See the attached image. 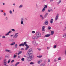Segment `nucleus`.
Masks as SVG:
<instances>
[{
    "label": "nucleus",
    "instance_id": "30",
    "mask_svg": "<svg viewBox=\"0 0 66 66\" xmlns=\"http://www.w3.org/2000/svg\"><path fill=\"white\" fill-rule=\"evenodd\" d=\"M9 13L10 14H13V13H12V10H10L9 11Z\"/></svg>",
    "mask_w": 66,
    "mask_h": 66
},
{
    "label": "nucleus",
    "instance_id": "36",
    "mask_svg": "<svg viewBox=\"0 0 66 66\" xmlns=\"http://www.w3.org/2000/svg\"><path fill=\"white\" fill-rule=\"evenodd\" d=\"M27 42H24V43L23 44L24 45H24H26V44H27Z\"/></svg>",
    "mask_w": 66,
    "mask_h": 66
},
{
    "label": "nucleus",
    "instance_id": "8",
    "mask_svg": "<svg viewBox=\"0 0 66 66\" xmlns=\"http://www.w3.org/2000/svg\"><path fill=\"white\" fill-rule=\"evenodd\" d=\"M32 51V48H30L29 49L28 51L27 52V53H29V52H31Z\"/></svg>",
    "mask_w": 66,
    "mask_h": 66
},
{
    "label": "nucleus",
    "instance_id": "43",
    "mask_svg": "<svg viewBox=\"0 0 66 66\" xmlns=\"http://www.w3.org/2000/svg\"><path fill=\"white\" fill-rule=\"evenodd\" d=\"M30 65H33L34 63H33V62H31L30 63Z\"/></svg>",
    "mask_w": 66,
    "mask_h": 66
},
{
    "label": "nucleus",
    "instance_id": "46",
    "mask_svg": "<svg viewBox=\"0 0 66 66\" xmlns=\"http://www.w3.org/2000/svg\"><path fill=\"white\" fill-rule=\"evenodd\" d=\"M5 19L6 20H8V17H6V18H5Z\"/></svg>",
    "mask_w": 66,
    "mask_h": 66
},
{
    "label": "nucleus",
    "instance_id": "53",
    "mask_svg": "<svg viewBox=\"0 0 66 66\" xmlns=\"http://www.w3.org/2000/svg\"><path fill=\"white\" fill-rule=\"evenodd\" d=\"M9 57V56L7 55H6L5 56V57Z\"/></svg>",
    "mask_w": 66,
    "mask_h": 66
},
{
    "label": "nucleus",
    "instance_id": "5",
    "mask_svg": "<svg viewBox=\"0 0 66 66\" xmlns=\"http://www.w3.org/2000/svg\"><path fill=\"white\" fill-rule=\"evenodd\" d=\"M18 34V33L15 34V35L13 36V38H17V36H18V35H17Z\"/></svg>",
    "mask_w": 66,
    "mask_h": 66
},
{
    "label": "nucleus",
    "instance_id": "17",
    "mask_svg": "<svg viewBox=\"0 0 66 66\" xmlns=\"http://www.w3.org/2000/svg\"><path fill=\"white\" fill-rule=\"evenodd\" d=\"M45 24L46 25H47V24H48V21H47L45 22Z\"/></svg>",
    "mask_w": 66,
    "mask_h": 66
},
{
    "label": "nucleus",
    "instance_id": "37",
    "mask_svg": "<svg viewBox=\"0 0 66 66\" xmlns=\"http://www.w3.org/2000/svg\"><path fill=\"white\" fill-rule=\"evenodd\" d=\"M61 60V57H59L58 58V60Z\"/></svg>",
    "mask_w": 66,
    "mask_h": 66
},
{
    "label": "nucleus",
    "instance_id": "52",
    "mask_svg": "<svg viewBox=\"0 0 66 66\" xmlns=\"http://www.w3.org/2000/svg\"><path fill=\"white\" fill-rule=\"evenodd\" d=\"M48 62H50V59H48Z\"/></svg>",
    "mask_w": 66,
    "mask_h": 66
},
{
    "label": "nucleus",
    "instance_id": "33",
    "mask_svg": "<svg viewBox=\"0 0 66 66\" xmlns=\"http://www.w3.org/2000/svg\"><path fill=\"white\" fill-rule=\"evenodd\" d=\"M17 46H18V45H17V44H15V48H17Z\"/></svg>",
    "mask_w": 66,
    "mask_h": 66
},
{
    "label": "nucleus",
    "instance_id": "47",
    "mask_svg": "<svg viewBox=\"0 0 66 66\" xmlns=\"http://www.w3.org/2000/svg\"><path fill=\"white\" fill-rule=\"evenodd\" d=\"M38 50H39V51H40L41 49L40 48H38Z\"/></svg>",
    "mask_w": 66,
    "mask_h": 66
},
{
    "label": "nucleus",
    "instance_id": "60",
    "mask_svg": "<svg viewBox=\"0 0 66 66\" xmlns=\"http://www.w3.org/2000/svg\"><path fill=\"white\" fill-rule=\"evenodd\" d=\"M25 45L26 47H28V45L26 44H25Z\"/></svg>",
    "mask_w": 66,
    "mask_h": 66
},
{
    "label": "nucleus",
    "instance_id": "15",
    "mask_svg": "<svg viewBox=\"0 0 66 66\" xmlns=\"http://www.w3.org/2000/svg\"><path fill=\"white\" fill-rule=\"evenodd\" d=\"M32 43L34 45H35L36 44V41L35 40H34L32 41Z\"/></svg>",
    "mask_w": 66,
    "mask_h": 66
},
{
    "label": "nucleus",
    "instance_id": "39",
    "mask_svg": "<svg viewBox=\"0 0 66 66\" xmlns=\"http://www.w3.org/2000/svg\"><path fill=\"white\" fill-rule=\"evenodd\" d=\"M53 48H54V49H55V48H56V46L55 45H54L53 46Z\"/></svg>",
    "mask_w": 66,
    "mask_h": 66
},
{
    "label": "nucleus",
    "instance_id": "1",
    "mask_svg": "<svg viewBox=\"0 0 66 66\" xmlns=\"http://www.w3.org/2000/svg\"><path fill=\"white\" fill-rule=\"evenodd\" d=\"M36 35L37 36V37H39L41 36V34L39 32H36Z\"/></svg>",
    "mask_w": 66,
    "mask_h": 66
},
{
    "label": "nucleus",
    "instance_id": "6",
    "mask_svg": "<svg viewBox=\"0 0 66 66\" xmlns=\"http://www.w3.org/2000/svg\"><path fill=\"white\" fill-rule=\"evenodd\" d=\"M59 14H57V15H56V17L55 18V21H56L58 19V18H59Z\"/></svg>",
    "mask_w": 66,
    "mask_h": 66
},
{
    "label": "nucleus",
    "instance_id": "40",
    "mask_svg": "<svg viewBox=\"0 0 66 66\" xmlns=\"http://www.w3.org/2000/svg\"><path fill=\"white\" fill-rule=\"evenodd\" d=\"M21 60L22 61H24V58H22L21 59Z\"/></svg>",
    "mask_w": 66,
    "mask_h": 66
},
{
    "label": "nucleus",
    "instance_id": "9",
    "mask_svg": "<svg viewBox=\"0 0 66 66\" xmlns=\"http://www.w3.org/2000/svg\"><path fill=\"white\" fill-rule=\"evenodd\" d=\"M51 35V34H47L44 37H49Z\"/></svg>",
    "mask_w": 66,
    "mask_h": 66
},
{
    "label": "nucleus",
    "instance_id": "64",
    "mask_svg": "<svg viewBox=\"0 0 66 66\" xmlns=\"http://www.w3.org/2000/svg\"><path fill=\"white\" fill-rule=\"evenodd\" d=\"M13 5H15V4L14 3L13 4Z\"/></svg>",
    "mask_w": 66,
    "mask_h": 66
},
{
    "label": "nucleus",
    "instance_id": "11",
    "mask_svg": "<svg viewBox=\"0 0 66 66\" xmlns=\"http://www.w3.org/2000/svg\"><path fill=\"white\" fill-rule=\"evenodd\" d=\"M45 26H43L42 27V31H45Z\"/></svg>",
    "mask_w": 66,
    "mask_h": 66
},
{
    "label": "nucleus",
    "instance_id": "45",
    "mask_svg": "<svg viewBox=\"0 0 66 66\" xmlns=\"http://www.w3.org/2000/svg\"><path fill=\"white\" fill-rule=\"evenodd\" d=\"M32 33L33 34H34V33H35V31H32Z\"/></svg>",
    "mask_w": 66,
    "mask_h": 66
},
{
    "label": "nucleus",
    "instance_id": "28",
    "mask_svg": "<svg viewBox=\"0 0 66 66\" xmlns=\"http://www.w3.org/2000/svg\"><path fill=\"white\" fill-rule=\"evenodd\" d=\"M51 29V28L50 26H48V30H50Z\"/></svg>",
    "mask_w": 66,
    "mask_h": 66
},
{
    "label": "nucleus",
    "instance_id": "42",
    "mask_svg": "<svg viewBox=\"0 0 66 66\" xmlns=\"http://www.w3.org/2000/svg\"><path fill=\"white\" fill-rule=\"evenodd\" d=\"M34 45L35 46H37V45H38V44L37 43H36L35 44H34Z\"/></svg>",
    "mask_w": 66,
    "mask_h": 66
},
{
    "label": "nucleus",
    "instance_id": "24",
    "mask_svg": "<svg viewBox=\"0 0 66 66\" xmlns=\"http://www.w3.org/2000/svg\"><path fill=\"white\" fill-rule=\"evenodd\" d=\"M23 7V5H20L19 6V8H21L22 7Z\"/></svg>",
    "mask_w": 66,
    "mask_h": 66
},
{
    "label": "nucleus",
    "instance_id": "18",
    "mask_svg": "<svg viewBox=\"0 0 66 66\" xmlns=\"http://www.w3.org/2000/svg\"><path fill=\"white\" fill-rule=\"evenodd\" d=\"M17 57V55L15 54H14L13 56V59H15Z\"/></svg>",
    "mask_w": 66,
    "mask_h": 66
},
{
    "label": "nucleus",
    "instance_id": "12",
    "mask_svg": "<svg viewBox=\"0 0 66 66\" xmlns=\"http://www.w3.org/2000/svg\"><path fill=\"white\" fill-rule=\"evenodd\" d=\"M38 38L37 37V36L35 37L34 36L32 37V38L34 39H37Z\"/></svg>",
    "mask_w": 66,
    "mask_h": 66
},
{
    "label": "nucleus",
    "instance_id": "41",
    "mask_svg": "<svg viewBox=\"0 0 66 66\" xmlns=\"http://www.w3.org/2000/svg\"><path fill=\"white\" fill-rule=\"evenodd\" d=\"M23 23V21H21V24H22Z\"/></svg>",
    "mask_w": 66,
    "mask_h": 66
},
{
    "label": "nucleus",
    "instance_id": "58",
    "mask_svg": "<svg viewBox=\"0 0 66 66\" xmlns=\"http://www.w3.org/2000/svg\"><path fill=\"white\" fill-rule=\"evenodd\" d=\"M50 49V47H47V49L49 50Z\"/></svg>",
    "mask_w": 66,
    "mask_h": 66
},
{
    "label": "nucleus",
    "instance_id": "55",
    "mask_svg": "<svg viewBox=\"0 0 66 66\" xmlns=\"http://www.w3.org/2000/svg\"><path fill=\"white\" fill-rule=\"evenodd\" d=\"M14 62V60H13L12 61H11V63H13Z\"/></svg>",
    "mask_w": 66,
    "mask_h": 66
},
{
    "label": "nucleus",
    "instance_id": "32",
    "mask_svg": "<svg viewBox=\"0 0 66 66\" xmlns=\"http://www.w3.org/2000/svg\"><path fill=\"white\" fill-rule=\"evenodd\" d=\"M22 53V52L21 51H20V52H19L18 53V55H19V54H21Z\"/></svg>",
    "mask_w": 66,
    "mask_h": 66
},
{
    "label": "nucleus",
    "instance_id": "31",
    "mask_svg": "<svg viewBox=\"0 0 66 66\" xmlns=\"http://www.w3.org/2000/svg\"><path fill=\"white\" fill-rule=\"evenodd\" d=\"M44 6L45 7H44V8L45 9H47V5H45Z\"/></svg>",
    "mask_w": 66,
    "mask_h": 66
},
{
    "label": "nucleus",
    "instance_id": "57",
    "mask_svg": "<svg viewBox=\"0 0 66 66\" xmlns=\"http://www.w3.org/2000/svg\"><path fill=\"white\" fill-rule=\"evenodd\" d=\"M21 50H24V48H22L21 49Z\"/></svg>",
    "mask_w": 66,
    "mask_h": 66
},
{
    "label": "nucleus",
    "instance_id": "19",
    "mask_svg": "<svg viewBox=\"0 0 66 66\" xmlns=\"http://www.w3.org/2000/svg\"><path fill=\"white\" fill-rule=\"evenodd\" d=\"M48 16V13H46V14L44 15V17L45 18H46L47 17V16Z\"/></svg>",
    "mask_w": 66,
    "mask_h": 66
},
{
    "label": "nucleus",
    "instance_id": "56",
    "mask_svg": "<svg viewBox=\"0 0 66 66\" xmlns=\"http://www.w3.org/2000/svg\"><path fill=\"white\" fill-rule=\"evenodd\" d=\"M18 58H20V56H18Z\"/></svg>",
    "mask_w": 66,
    "mask_h": 66
},
{
    "label": "nucleus",
    "instance_id": "35",
    "mask_svg": "<svg viewBox=\"0 0 66 66\" xmlns=\"http://www.w3.org/2000/svg\"><path fill=\"white\" fill-rule=\"evenodd\" d=\"M11 30L13 32H15V30L14 29H11Z\"/></svg>",
    "mask_w": 66,
    "mask_h": 66
},
{
    "label": "nucleus",
    "instance_id": "50",
    "mask_svg": "<svg viewBox=\"0 0 66 66\" xmlns=\"http://www.w3.org/2000/svg\"><path fill=\"white\" fill-rule=\"evenodd\" d=\"M54 61L55 62H56L57 61V60H56V59H54Z\"/></svg>",
    "mask_w": 66,
    "mask_h": 66
},
{
    "label": "nucleus",
    "instance_id": "2",
    "mask_svg": "<svg viewBox=\"0 0 66 66\" xmlns=\"http://www.w3.org/2000/svg\"><path fill=\"white\" fill-rule=\"evenodd\" d=\"M28 53V56L31 57V58H33V54L32 53Z\"/></svg>",
    "mask_w": 66,
    "mask_h": 66
},
{
    "label": "nucleus",
    "instance_id": "38",
    "mask_svg": "<svg viewBox=\"0 0 66 66\" xmlns=\"http://www.w3.org/2000/svg\"><path fill=\"white\" fill-rule=\"evenodd\" d=\"M40 66H45V64H41Z\"/></svg>",
    "mask_w": 66,
    "mask_h": 66
},
{
    "label": "nucleus",
    "instance_id": "10",
    "mask_svg": "<svg viewBox=\"0 0 66 66\" xmlns=\"http://www.w3.org/2000/svg\"><path fill=\"white\" fill-rule=\"evenodd\" d=\"M15 44V42H13L11 44H10L11 46H13Z\"/></svg>",
    "mask_w": 66,
    "mask_h": 66
},
{
    "label": "nucleus",
    "instance_id": "27",
    "mask_svg": "<svg viewBox=\"0 0 66 66\" xmlns=\"http://www.w3.org/2000/svg\"><path fill=\"white\" fill-rule=\"evenodd\" d=\"M54 34V31H52L51 32V35H53V34Z\"/></svg>",
    "mask_w": 66,
    "mask_h": 66
},
{
    "label": "nucleus",
    "instance_id": "26",
    "mask_svg": "<svg viewBox=\"0 0 66 66\" xmlns=\"http://www.w3.org/2000/svg\"><path fill=\"white\" fill-rule=\"evenodd\" d=\"M21 21H24V19L23 18H22L20 19Z\"/></svg>",
    "mask_w": 66,
    "mask_h": 66
},
{
    "label": "nucleus",
    "instance_id": "14",
    "mask_svg": "<svg viewBox=\"0 0 66 66\" xmlns=\"http://www.w3.org/2000/svg\"><path fill=\"white\" fill-rule=\"evenodd\" d=\"M11 31H10L8 32L5 35L6 36H7V35H9V34L11 32Z\"/></svg>",
    "mask_w": 66,
    "mask_h": 66
},
{
    "label": "nucleus",
    "instance_id": "3",
    "mask_svg": "<svg viewBox=\"0 0 66 66\" xmlns=\"http://www.w3.org/2000/svg\"><path fill=\"white\" fill-rule=\"evenodd\" d=\"M27 59L28 61H31L32 60V58L28 56L27 57Z\"/></svg>",
    "mask_w": 66,
    "mask_h": 66
},
{
    "label": "nucleus",
    "instance_id": "16",
    "mask_svg": "<svg viewBox=\"0 0 66 66\" xmlns=\"http://www.w3.org/2000/svg\"><path fill=\"white\" fill-rule=\"evenodd\" d=\"M19 63H20L19 62H17L16 64H15L14 65V66H17L18 65V64H19Z\"/></svg>",
    "mask_w": 66,
    "mask_h": 66
},
{
    "label": "nucleus",
    "instance_id": "34",
    "mask_svg": "<svg viewBox=\"0 0 66 66\" xmlns=\"http://www.w3.org/2000/svg\"><path fill=\"white\" fill-rule=\"evenodd\" d=\"M61 2V0H60L59 1V2L57 3V4H59Z\"/></svg>",
    "mask_w": 66,
    "mask_h": 66
},
{
    "label": "nucleus",
    "instance_id": "22",
    "mask_svg": "<svg viewBox=\"0 0 66 66\" xmlns=\"http://www.w3.org/2000/svg\"><path fill=\"white\" fill-rule=\"evenodd\" d=\"M63 37L64 38H65L66 37V34H64L63 35Z\"/></svg>",
    "mask_w": 66,
    "mask_h": 66
},
{
    "label": "nucleus",
    "instance_id": "54",
    "mask_svg": "<svg viewBox=\"0 0 66 66\" xmlns=\"http://www.w3.org/2000/svg\"><path fill=\"white\" fill-rule=\"evenodd\" d=\"M43 17V15H40V17Z\"/></svg>",
    "mask_w": 66,
    "mask_h": 66
},
{
    "label": "nucleus",
    "instance_id": "62",
    "mask_svg": "<svg viewBox=\"0 0 66 66\" xmlns=\"http://www.w3.org/2000/svg\"><path fill=\"white\" fill-rule=\"evenodd\" d=\"M12 36H13V35H11L10 36V37H12Z\"/></svg>",
    "mask_w": 66,
    "mask_h": 66
},
{
    "label": "nucleus",
    "instance_id": "23",
    "mask_svg": "<svg viewBox=\"0 0 66 66\" xmlns=\"http://www.w3.org/2000/svg\"><path fill=\"white\" fill-rule=\"evenodd\" d=\"M29 46H28L26 47L25 48V50H27L28 49V48H29Z\"/></svg>",
    "mask_w": 66,
    "mask_h": 66
},
{
    "label": "nucleus",
    "instance_id": "44",
    "mask_svg": "<svg viewBox=\"0 0 66 66\" xmlns=\"http://www.w3.org/2000/svg\"><path fill=\"white\" fill-rule=\"evenodd\" d=\"M10 61H11V60L9 59L8 60V61L7 62L8 63H10Z\"/></svg>",
    "mask_w": 66,
    "mask_h": 66
},
{
    "label": "nucleus",
    "instance_id": "51",
    "mask_svg": "<svg viewBox=\"0 0 66 66\" xmlns=\"http://www.w3.org/2000/svg\"><path fill=\"white\" fill-rule=\"evenodd\" d=\"M53 0H50V2H53Z\"/></svg>",
    "mask_w": 66,
    "mask_h": 66
},
{
    "label": "nucleus",
    "instance_id": "59",
    "mask_svg": "<svg viewBox=\"0 0 66 66\" xmlns=\"http://www.w3.org/2000/svg\"><path fill=\"white\" fill-rule=\"evenodd\" d=\"M48 12H50V11H51V10L49 9L48 10Z\"/></svg>",
    "mask_w": 66,
    "mask_h": 66
},
{
    "label": "nucleus",
    "instance_id": "13",
    "mask_svg": "<svg viewBox=\"0 0 66 66\" xmlns=\"http://www.w3.org/2000/svg\"><path fill=\"white\" fill-rule=\"evenodd\" d=\"M53 19H51V20L50 21V22L51 23H53Z\"/></svg>",
    "mask_w": 66,
    "mask_h": 66
},
{
    "label": "nucleus",
    "instance_id": "21",
    "mask_svg": "<svg viewBox=\"0 0 66 66\" xmlns=\"http://www.w3.org/2000/svg\"><path fill=\"white\" fill-rule=\"evenodd\" d=\"M42 62V60H40L38 62V64H40Z\"/></svg>",
    "mask_w": 66,
    "mask_h": 66
},
{
    "label": "nucleus",
    "instance_id": "63",
    "mask_svg": "<svg viewBox=\"0 0 66 66\" xmlns=\"http://www.w3.org/2000/svg\"><path fill=\"white\" fill-rule=\"evenodd\" d=\"M42 20H43L44 19V17H42Z\"/></svg>",
    "mask_w": 66,
    "mask_h": 66
},
{
    "label": "nucleus",
    "instance_id": "29",
    "mask_svg": "<svg viewBox=\"0 0 66 66\" xmlns=\"http://www.w3.org/2000/svg\"><path fill=\"white\" fill-rule=\"evenodd\" d=\"M45 8H43V9H42V12H44L45 11Z\"/></svg>",
    "mask_w": 66,
    "mask_h": 66
},
{
    "label": "nucleus",
    "instance_id": "4",
    "mask_svg": "<svg viewBox=\"0 0 66 66\" xmlns=\"http://www.w3.org/2000/svg\"><path fill=\"white\" fill-rule=\"evenodd\" d=\"M4 66H6V65H7V63H6L7 61L6 59H5L4 60Z\"/></svg>",
    "mask_w": 66,
    "mask_h": 66
},
{
    "label": "nucleus",
    "instance_id": "25",
    "mask_svg": "<svg viewBox=\"0 0 66 66\" xmlns=\"http://www.w3.org/2000/svg\"><path fill=\"white\" fill-rule=\"evenodd\" d=\"M37 57L38 58H41V57H42V55L37 56Z\"/></svg>",
    "mask_w": 66,
    "mask_h": 66
},
{
    "label": "nucleus",
    "instance_id": "61",
    "mask_svg": "<svg viewBox=\"0 0 66 66\" xmlns=\"http://www.w3.org/2000/svg\"><path fill=\"white\" fill-rule=\"evenodd\" d=\"M1 12H3V13H4V12L3 11V10H1Z\"/></svg>",
    "mask_w": 66,
    "mask_h": 66
},
{
    "label": "nucleus",
    "instance_id": "7",
    "mask_svg": "<svg viewBox=\"0 0 66 66\" xmlns=\"http://www.w3.org/2000/svg\"><path fill=\"white\" fill-rule=\"evenodd\" d=\"M5 51L6 52H8L9 53H11L12 51H11V50H5Z\"/></svg>",
    "mask_w": 66,
    "mask_h": 66
},
{
    "label": "nucleus",
    "instance_id": "49",
    "mask_svg": "<svg viewBox=\"0 0 66 66\" xmlns=\"http://www.w3.org/2000/svg\"><path fill=\"white\" fill-rule=\"evenodd\" d=\"M3 15H4V16H6V13H5L4 12V13L3 14Z\"/></svg>",
    "mask_w": 66,
    "mask_h": 66
},
{
    "label": "nucleus",
    "instance_id": "48",
    "mask_svg": "<svg viewBox=\"0 0 66 66\" xmlns=\"http://www.w3.org/2000/svg\"><path fill=\"white\" fill-rule=\"evenodd\" d=\"M2 38H5V36H2Z\"/></svg>",
    "mask_w": 66,
    "mask_h": 66
},
{
    "label": "nucleus",
    "instance_id": "20",
    "mask_svg": "<svg viewBox=\"0 0 66 66\" xmlns=\"http://www.w3.org/2000/svg\"><path fill=\"white\" fill-rule=\"evenodd\" d=\"M21 46H22L23 47L24 46V45L23 44V43H22L21 44H20L19 45V47H21Z\"/></svg>",
    "mask_w": 66,
    "mask_h": 66
}]
</instances>
